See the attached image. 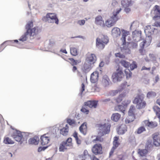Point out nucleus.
<instances>
[{"mask_svg": "<svg viewBox=\"0 0 160 160\" xmlns=\"http://www.w3.org/2000/svg\"><path fill=\"white\" fill-rule=\"evenodd\" d=\"M33 24L32 22H29L26 24L25 28L26 32L22 35L19 39L20 41L24 42L26 41L28 36H34L38 33L37 27H34L32 28Z\"/></svg>", "mask_w": 160, "mask_h": 160, "instance_id": "nucleus-1", "label": "nucleus"}, {"mask_svg": "<svg viewBox=\"0 0 160 160\" xmlns=\"http://www.w3.org/2000/svg\"><path fill=\"white\" fill-rule=\"evenodd\" d=\"M109 41L107 36L102 35L101 38H98L96 40V47L99 50L103 49Z\"/></svg>", "mask_w": 160, "mask_h": 160, "instance_id": "nucleus-2", "label": "nucleus"}, {"mask_svg": "<svg viewBox=\"0 0 160 160\" xmlns=\"http://www.w3.org/2000/svg\"><path fill=\"white\" fill-rule=\"evenodd\" d=\"M144 96L143 94L138 95L134 98L133 103L136 104V107L138 109L144 108L146 103L144 100Z\"/></svg>", "mask_w": 160, "mask_h": 160, "instance_id": "nucleus-3", "label": "nucleus"}, {"mask_svg": "<svg viewBox=\"0 0 160 160\" xmlns=\"http://www.w3.org/2000/svg\"><path fill=\"white\" fill-rule=\"evenodd\" d=\"M121 31L122 32V35L121 40L123 42V45H124L126 43V37L130 34V32L123 29H122ZM121 50L124 54L130 53V49L126 46H123V47H121Z\"/></svg>", "mask_w": 160, "mask_h": 160, "instance_id": "nucleus-4", "label": "nucleus"}, {"mask_svg": "<svg viewBox=\"0 0 160 160\" xmlns=\"http://www.w3.org/2000/svg\"><path fill=\"white\" fill-rule=\"evenodd\" d=\"M42 20L45 22L48 23H55L58 24L59 22V20L56 14L54 13H48L45 16L42 18Z\"/></svg>", "mask_w": 160, "mask_h": 160, "instance_id": "nucleus-5", "label": "nucleus"}, {"mask_svg": "<svg viewBox=\"0 0 160 160\" xmlns=\"http://www.w3.org/2000/svg\"><path fill=\"white\" fill-rule=\"evenodd\" d=\"M123 76L124 74L122 68L118 67L112 75V81L114 82L120 81L122 80Z\"/></svg>", "mask_w": 160, "mask_h": 160, "instance_id": "nucleus-6", "label": "nucleus"}, {"mask_svg": "<svg viewBox=\"0 0 160 160\" xmlns=\"http://www.w3.org/2000/svg\"><path fill=\"white\" fill-rule=\"evenodd\" d=\"M110 125L108 123L100 124L99 126V134L102 136L108 134L110 132Z\"/></svg>", "mask_w": 160, "mask_h": 160, "instance_id": "nucleus-7", "label": "nucleus"}, {"mask_svg": "<svg viewBox=\"0 0 160 160\" xmlns=\"http://www.w3.org/2000/svg\"><path fill=\"white\" fill-rule=\"evenodd\" d=\"M151 14L154 20H156L158 18H160V7L157 5L155 6L151 10Z\"/></svg>", "mask_w": 160, "mask_h": 160, "instance_id": "nucleus-8", "label": "nucleus"}, {"mask_svg": "<svg viewBox=\"0 0 160 160\" xmlns=\"http://www.w3.org/2000/svg\"><path fill=\"white\" fill-rule=\"evenodd\" d=\"M24 133V132H22L16 130L13 132L12 137L16 141L20 142V144H21L22 143V140Z\"/></svg>", "mask_w": 160, "mask_h": 160, "instance_id": "nucleus-9", "label": "nucleus"}, {"mask_svg": "<svg viewBox=\"0 0 160 160\" xmlns=\"http://www.w3.org/2000/svg\"><path fill=\"white\" fill-rule=\"evenodd\" d=\"M97 61V57L95 54L92 53H88L86 55L85 61L87 63H91L94 65V64Z\"/></svg>", "mask_w": 160, "mask_h": 160, "instance_id": "nucleus-10", "label": "nucleus"}, {"mask_svg": "<svg viewBox=\"0 0 160 160\" xmlns=\"http://www.w3.org/2000/svg\"><path fill=\"white\" fill-rule=\"evenodd\" d=\"M92 150L93 153L96 155L102 153V147L100 144H96L93 147Z\"/></svg>", "mask_w": 160, "mask_h": 160, "instance_id": "nucleus-11", "label": "nucleus"}, {"mask_svg": "<svg viewBox=\"0 0 160 160\" xmlns=\"http://www.w3.org/2000/svg\"><path fill=\"white\" fill-rule=\"evenodd\" d=\"M156 21H157L154 23V25H153L152 26L149 25L146 27V28H147V29H146L145 31L148 32H150L152 34L153 33L154 30L156 29L155 28H154V26L160 27V18H158Z\"/></svg>", "mask_w": 160, "mask_h": 160, "instance_id": "nucleus-12", "label": "nucleus"}, {"mask_svg": "<svg viewBox=\"0 0 160 160\" xmlns=\"http://www.w3.org/2000/svg\"><path fill=\"white\" fill-rule=\"evenodd\" d=\"M118 20L116 17H113L111 16L109 19L106 21L105 25L108 28L114 26Z\"/></svg>", "mask_w": 160, "mask_h": 160, "instance_id": "nucleus-13", "label": "nucleus"}, {"mask_svg": "<svg viewBox=\"0 0 160 160\" xmlns=\"http://www.w3.org/2000/svg\"><path fill=\"white\" fill-rule=\"evenodd\" d=\"M63 124H62L60 125L59 127H58L59 130V132L61 134H62L64 136H66L68 135L69 130V127L67 124H66L65 127L61 128L63 127Z\"/></svg>", "mask_w": 160, "mask_h": 160, "instance_id": "nucleus-14", "label": "nucleus"}, {"mask_svg": "<svg viewBox=\"0 0 160 160\" xmlns=\"http://www.w3.org/2000/svg\"><path fill=\"white\" fill-rule=\"evenodd\" d=\"M132 35L133 40L135 42H137L141 39V32L140 31L135 30L132 32Z\"/></svg>", "mask_w": 160, "mask_h": 160, "instance_id": "nucleus-15", "label": "nucleus"}, {"mask_svg": "<svg viewBox=\"0 0 160 160\" xmlns=\"http://www.w3.org/2000/svg\"><path fill=\"white\" fill-rule=\"evenodd\" d=\"M59 131V128L58 127H55L53 128L52 132H49L48 133L46 134L47 137L49 138L50 140L52 139L56 136V135L58 132Z\"/></svg>", "mask_w": 160, "mask_h": 160, "instance_id": "nucleus-16", "label": "nucleus"}, {"mask_svg": "<svg viewBox=\"0 0 160 160\" xmlns=\"http://www.w3.org/2000/svg\"><path fill=\"white\" fill-rule=\"evenodd\" d=\"M93 66L94 65L91 64V63H88L85 61L82 69L85 73H87L92 69Z\"/></svg>", "mask_w": 160, "mask_h": 160, "instance_id": "nucleus-17", "label": "nucleus"}, {"mask_svg": "<svg viewBox=\"0 0 160 160\" xmlns=\"http://www.w3.org/2000/svg\"><path fill=\"white\" fill-rule=\"evenodd\" d=\"M95 23L96 25L101 27H103L104 26V21L103 20L102 17L100 15L96 17Z\"/></svg>", "mask_w": 160, "mask_h": 160, "instance_id": "nucleus-18", "label": "nucleus"}, {"mask_svg": "<svg viewBox=\"0 0 160 160\" xmlns=\"http://www.w3.org/2000/svg\"><path fill=\"white\" fill-rule=\"evenodd\" d=\"M98 73L97 72L92 73L91 75L90 81L92 83H94L98 80Z\"/></svg>", "mask_w": 160, "mask_h": 160, "instance_id": "nucleus-19", "label": "nucleus"}, {"mask_svg": "<svg viewBox=\"0 0 160 160\" xmlns=\"http://www.w3.org/2000/svg\"><path fill=\"white\" fill-rule=\"evenodd\" d=\"M98 101H88L84 103V105L88 106L90 108L94 107L96 108L98 103Z\"/></svg>", "mask_w": 160, "mask_h": 160, "instance_id": "nucleus-20", "label": "nucleus"}, {"mask_svg": "<svg viewBox=\"0 0 160 160\" xmlns=\"http://www.w3.org/2000/svg\"><path fill=\"white\" fill-rule=\"evenodd\" d=\"M102 83L105 87L108 86L111 83L107 75H105L103 77L102 79Z\"/></svg>", "mask_w": 160, "mask_h": 160, "instance_id": "nucleus-21", "label": "nucleus"}, {"mask_svg": "<svg viewBox=\"0 0 160 160\" xmlns=\"http://www.w3.org/2000/svg\"><path fill=\"white\" fill-rule=\"evenodd\" d=\"M112 34L113 37H117L120 36L121 31L120 28L115 27L113 28L112 30Z\"/></svg>", "mask_w": 160, "mask_h": 160, "instance_id": "nucleus-22", "label": "nucleus"}, {"mask_svg": "<svg viewBox=\"0 0 160 160\" xmlns=\"http://www.w3.org/2000/svg\"><path fill=\"white\" fill-rule=\"evenodd\" d=\"M153 143L156 146H158L160 145V137L157 134L153 135Z\"/></svg>", "mask_w": 160, "mask_h": 160, "instance_id": "nucleus-23", "label": "nucleus"}, {"mask_svg": "<svg viewBox=\"0 0 160 160\" xmlns=\"http://www.w3.org/2000/svg\"><path fill=\"white\" fill-rule=\"evenodd\" d=\"M40 139H41V143L42 145H44L48 143L49 141V138H48L45 134L41 136Z\"/></svg>", "mask_w": 160, "mask_h": 160, "instance_id": "nucleus-24", "label": "nucleus"}, {"mask_svg": "<svg viewBox=\"0 0 160 160\" xmlns=\"http://www.w3.org/2000/svg\"><path fill=\"white\" fill-rule=\"evenodd\" d=\"M127 131V126L124 124H122L119 127L118 132L119 134H124Z\"/></svg>", "mask_w": 160, "mask_h": 160, "instance_id": "nucleus-25", "label": "nucleus"}, {"mask_svg": "<svg viewBox=\"0 0 160 160\" xmlns=\"http://www.w3.org/2000/svg\"><path fill=\"white\" fill-rule=\"evenodd\" d=\"M79 129L80 132L83 134L85 135L87 132V124L86 122L83 123L79 127Z\"/></svg>", "mask_w": 160, "mask_h": 160, "instance_id": "nucleus-26", "label": "nucleus"}, {"mask_svg": "<svg viewBox=\"0 0 160 160\" xmlns=\"http://www.w3.org/2000/svg\"><path fill=\"white\" fill-rule=\"evenodd\" d=\"M144 123L146 125L148 126L151 128H153L157 126V123L156 122H150L148 120H145Z\"/></svg>", "mask_w": 160, "mask_h": 160, "instance_id": "nucleus-27", "label": "nucleus"}, {"mask_svg": "<svg viewBox=\"0 0 160 160\" xmlns=\"http://www.w3.org/2000/svg\"><path fill=\"white\" fill-rule=\"evenodd\" d=\"M39 138L37 137L30 138L28 140V143L29 144L37 145L38 143Z\"/></svg>", "mask_w": 160, "mask_h": 160, "instance_id": "nucleus-28", "label": "nucleus"}, {"mask_svg": "<svg viewBox=\"0 0 160 160\" xmlns=\"http://www.w3.org/2000/svg\"><path fill=\"white\" fill-rule=\"evenodd\" d=\"M121 117V115L118 113H113L111 116L112 120L115 121L117 122Z\"/></svg>", "mask_w": 160, "mask_h": 160, "instance_id": "nucleus-29", "label": "nucleus"}, {"mask_svg": "<svg viewBox=\"0 0 160 160\" xmlns=\"http://www.w3.org/2000/svg\"><path fill=\"white\" fill-rule=\"evenodd\" d=\"M139 23L137 21H134L132 23L130 28L131 30H136L139 27Z\"/></svg>", "mask_w": 160, "mask_h": 160, "instance_id": "nucleus-30", "label": "nucleus"}, {"mask_svg": "<svg viewBox=\"0 0 160 160\" xmlns=\"http://www.w3.org/2000/svg\"><path fill=\"white\" fill-rule=\"evenodd\" d=\"M115 109L116 111L121 112L123 114L125 111L124 107L122 105H119L116 106L115 107Z\"/></svg>", "mask_w": 160, "mask_h": 160, "instance_id": "nucleus-31", "label": "nucleus"}, {"mask_svg": "<svg viewBox=\"0 0 160 160\" xmlns=\"http://www.w3.org/2000/svg\"><path fill=\"white\" fill-rule=\"evenodd\" d=\"M72 138H69L65 141H63L62 143L66 147L67 146H69L72 145Z\"/></svg>", "mask_w": 160, "mask_h": 160, "instance_id": "nucleus-32", "label": "nucleus"}, {"mask_svg": "<svg viewBox=\"0 0 160 160\" xmlns=\"http://www.w3.org/2000/svg\"><path fill=\"white\" fill-rule=\"evenodd\" d=\"M147 152L148 150L146 149H139L138 153L140 156H144L147 154Z\"/></svg>", "mask_w": 160, "mask_h": 160, "instance_id": "nucleus-33", "label": "nucleus"}, {"mask_svg": "<svg viewBox=\"0 0 160 160\" xmlns=\"http://www.w3.org/2000/svg\"><path fill=\"white\" fill-rule=\"evenodd\" d=\"M121 4L124 7H128L129 6L131 2L127 0H123L121 1Z\"/></svg>", "mask_w": 160, "mask_h": 160, "instance_id": "nucleus-34", "label": "nucleus"}, {"mask_svg": "<svg viewBox=\"0 0 160 160\" xmlns=\"http://www.w3.org/2000/svg\"><path fill=\"white\" fill-rule=\"evenodd\" d=\"M3 142L6 144H13L14 143V142L8 137L5 138Z\"/></svg>", "mask_w": 160, "mask_h": 160, "instance_id": "nucleus-35", "label": "nucleus"}, {"mask_svg": "<svg viewBox=\"0 0 160 160\" xmlns=\"http://www.w3.org/2000/svg\"><path fill=\"white\" fill-rule=\"evenodd\" d=\"M71 54L74 56H76L78 55L77 49L74 47L71 48L70 49Z\"/></svg>", "mask_w": 160, "mask_h": 160, "instance_id": "nucleus-36", "label": "nucleus"}, {"mask_svg": "<svg viewBox=\"0 0 160 160\" xmlns=\"http://www.w3.org/2000/svg\"><path fill=\"white\" fill-rule=\"evenodd\" d=\"M153 109L158 117L160 116V108L158 107L157 106H154Z\"/></svg>", "mask_w": 160, "mask_h": 160, "instance_id": "nucleus-37", "label": "nucleus"}, {"mask_svg": "<svg viewBox=\"0 0 160 160\" xmlns=\"http://www.w3.org/2000/svg\"><path fill=\"white\" fill-rule=\"evenodd\" d=\"M120 63L122 66L126 68H128L130 65L129 63L124 60H121L120 61Z\"/></svg>", "mask_w": 160, "mask_h": 160, "instance_id": "nucleus-38", "label": "nucleus"}, {"mask_svg": "<svg viewBox=\"0 0 160 160\" xmlns=\"http://www.w3.org/2000/svg\"><path fill=\"white\" fill-rule=\"evenodd\" d=\"M156 96V93L153 91L149 92L147 94V97L149 98L154 97Z\"/></svg>", "mask_w": 160, "mask_h": 160, "instance_id": "nucleus-39", "label": "nucleus"}, {"mask_svg": "<svg viewBox=\"0 0 160 160\" xmlns=\"http://www.w3.org/2000/svg\"><path fill=\"white\" fill-rule=\"evenodd\" d=\"M73 136L75 138V140L76 141L77 143L78 144H80L81 143V141L79 139L78 136V133L77 132H75L73 134Z\"/></svg>", "mask_w": 160, "mask_h": 160, "instance_id": "nucleus-40", "label": "nucleus"}, {"mask_svg": "<svg viewBox=\"0 0 160 160\" xmlns=\"http://www.w3.org/2000/svg\"><path fill=\"white\" fill-rule=\"evenodd\" d=\"M135 109V108L133 106H131L130 107L128 115L130 116H132L133 115V111Z\"/></svg>", "mask_w": 160, "mask_h": 160, "instance_id": "nucleus-41", "label": "nucleus"}, {"mask_svg": "<svg viewBox=\"0 0 160 160\" xmlns=\"http://www.w3.org/2000/svg\"><path fill=\"white\" fill-rule=\"evenodd\" d=\"M67 149L66 147L63 144L62 142L60 145L59 150L60 152H64L65 150Z\"/></svg>", "mask_w": 160, "mask_h": 160, "instance_id": "nucleus-42", "label": "nucleus"}, {"mask_svg": "<svg viewBox=\"0 0 160 160\" xmlns=\"http://www.w3.org/2000/svg\"><path fill=\"white\" fill-rule=\"evenodd\" d=\"M130 69L131 70H133L135 68H137V65L135 62H133L131 64H130Z\"/></svg>", "mask_w": 160, "mask_h": 160, "instance_id": "nucleus-43", "label": "nucleus"}, {"mask_svg": "<svg viewBox=\"0 0 160 160\" xmlns=\"http://www.w3.org/2000/svg\"><path fill=\"white\" fill-rule=\"evenodd\" d=\"M121 9H122L121 8H119L118 9H117L116 12H113L112 15V16L113 17H116L118 20V18L117 16V15L120 12Z\"/></svg>", "mask_w": 160, "mask_h": 160, "instance_id": "nucleus-44", "label": "nucleus"}, {"mask_svg": "<svg viewBox=\"0 0 160 160\" xmlns=\"http://www.w3.org/2000/svg\"><path fill=\"white\" fill-rule=\"evenodd\" d=\"M152 145L151 142L149 141H148L146 143L145 146V149L148 150L152 147Z\"/></svg>", "mask_w": 160, "mask_h": 160, "instance_id": "nucleus-45", "label": "nucleus"}, {"mask_svg": "<svg viewBox=\"0 0 160 160\" xmlns=\"http://www.w3.org/2000/svg\"><path fill=\"white\" fill-rule=\"evenodd\" d=\"M122 95H120L118 97L114 99V100L117 103H119L122 100Z\"/></svg>", "mask_w": 160, "mask_h": 160, "instance_id": "nucleus-46", "label": "nucleus"}, {"mask_svg": "<svg viewBox=\"0 0 160 160\" xmlns=\"http://www.w3.org/2000/svg\"><path fill=\"white\" fill-rule=\"evenodd\" d=\"M145 131V128L143 127H141L138 129L137 133L139 134L142 133Z\"/></svg>", "mask_w": 160, "mask_h": 160, "instance_id": "nucleus-47", "label": "nucleus"}, {"mask_svg": "<svg viewBox=\"0 0 160 160\" xmlns=\"http://www.w3.org/2000/svg\"><path fill=\"white\" fill-rule=\"evenodd\" d=\"M68 59L69 60L70 62L72 65H77L78 64V60H75L72 58H70Z\"/></svg>", "mask_w": 160, "mask_h": 160, "instance_id": "nucleus-48", "label": "nucleus"}, {"mask_svg": "<svg viewBox=\"0 0 160 160\" xmlns=\"http://www.w3.org/2000/svg\"><path fill=\"white\" fill-rule=\"evenodd\" d=\"M116 57H119L120 58H125V56L123 54L121 53V52H118L115 54Z\"/></svg>", "mask_w": 160, "mask_h": 160, "instance_id": "nucleus-49", "label": "nucleus"}, {"mask_svg": "<svg viewBox=\"0 0 160 160\" xmlns=\"http://www.w3.org/2000/svg\"><path fill=\"white\" fill-rule=\"evenodd\" d=\"M97 141L102 142L103 141V139L100 137L97 136L95 139L93 140L92 142H96V141Z\"/></svg>", "mask_w": 160, "mask_h": 160, "instance_id": "nucleus-50", "label": "nucleus"}, {"mask_svg": "<svg viewBox=\"0 0 160 160\" xmlns=\"http://www.w3.org/2000/svg\"><path fill=\"white\" fill-rule=\"evenodd\" d=\"M67 122L70 125L74 124L75 123V122L74 120L71 119L70 118H68L67 119Z\"/></svg>", "mask_w": 160, "mask_h": 160, "instance_id": "nucleus-51", "label": "nucleus"}, {"mask_svg": "<svg viewBox=\"0 0 160 160\" xmlns=\"http://www.w3.org/2000/svg\"><path fill=\"white\" fill-rule=\"evenodd\" d=\"M85 106L82 107V109H81V111L87 114L88 113L89 111L85 108Z\"/></svg>", "mask_w": 160, "mask_h": 160, "instance_id": "nucleus-52", "label": "nucleus"}, {"mask_svg": "<svg viewBox=\"0 0 160 160\" xmlns=\"http://www.w3.org/2000/svg\"><path fill=\"white\" fill-rule=\"evenodd\" d=\"M85 23L84 20H79L78 21L77 23L80 26L83 25Z\"/></svg>", "mask_w": 160, "mask_h": 160, "instance_id": "nucleus-53", "label": "nucleus"}, {"mask_svg": "<svg viewBox=\"0 0 160 160\" xmlns=\"http://www.w3.org/2000/svg\"><path fill=\"white\" fill-rule=\"evenodd\" d=\"M101 100L102 102L104 104H107L111 101V99L110 98L106 99H102Z\"/></svg>", "mask_w": 160, "mask_h": 160, "instance_id": "nucleus-54", "label": "nucleus"}, {"mask_svg": "<svg viewBox=\"0 0 160 160\" xmlns=\"http://www.w3.org/2000/svg\"><path fill=\"white\" fill-rule=\"evenodd\" d=\"M130 102L131 101L130 100L127 99L122 102V104H123L124 106H127L129 104Z\"/></svg>", "mask_w": 160, "mask_h": 160, "instance_id": "nucleus-55", "label": "nucleus"}, {"mask_svg": "<svg viewBox=\"0 0 160 160\" xmlns=\"http://www.w3.org/2000/svg\"><path fill=\"white\" fill-rule=\"evenodd\" d=\"M6 42H13V43L14 42H16V43H18V40H8V41L4 42L3 43H2L1 45V46L3 44H4V43H5Z\"/></svg>", "mask_w": 160, "mask_h": 160, "instance_id": "nucleus-56", "label": "nucleus"}, {"mask_svg": "<svg viewBox=\"0 0 160 160\" xmlns=\"http://www.w3.org/2000/svg\"><path fill=\"white\" fill-rule=\"evenodd\" d=\"M118 92V90H112L110 92V94L111 96H114L116 95Z\"/></svg>", "mask_w": 160, "mask_h": 160, "instance_id": "nucleus-57", "label": "nucleus"}, {"mask_svg": "<svg viewBox=\"0 0 160 160\" xmlns=\"http://www.w3.org/2000/svg\"><path fill=\"white\" fill-rule=\"evenodd\" d=\"M113 147L114 148H116L119 145V143L118 141H113Z\"/></svg>", "mask_w": 160, "mask_h": 160, "instance_id": "nucleus-58", "label": "nucleus"}, {"mask_svg": "<svg viewBox=\"0 0 160 160\" xmlns=\"http://www.w3.org/2000/svg\"><path fill=\"white\" fill-rule=\"evenodd\" d=\"M146 43V41L143 40L142 42H141L140 44V46L141 48V49H143L144 48V46L145 44Z\"/></svg>", "mask_w": 160, "mask_h": 160, "instance_id": "nucleus-59", "label": "nucleus"}, {"mask_svg": "<svg viewBox=\"0 0 160 160\" xmlns=\"http://www.w3.org/2000/svg\"><path fill=\"white\" fill-rule=\"evenodd\" d=\"M47 148V147H40L38 148V151L39 152H40L42 151H44Z\"/></svg>", "mask_w": 160, "mask_h": 160, "instance_id": "nucleus-60", "label": "nucleus"}, {"mask_svg": "<svg viewBox=\"0 0 160 160\" xmlns=\"http://www.w3.org/2000/svg\"><path fill=\"white\" fill-rule=\"evenodd\" d=\"M132 46L133 48H136L138 46V44L137 42H133L132 43Z\"/></svg>", "mask_w": 160, "mask_h": 160, "instance_id": "nucleus-61", "label": "nucleus"}, {"mask_svg": "<svg viewBox=\"0 0 160 160\" xmlns=\"http://www.w3.org/2000/svg\"><path fill=\"white\" fill-rule=\"evenodd\" d=\"M118 4L117 2L115 0L112 1V5L114 7H115Z\"/></svg>", "mask_w": 160, "mask_h": 160, "instance_id": "nucleus-62", "label": "nucleus"}, {"mask_svg": "<svg viewBox=\"0 0 160 160\" xmlns=\"http://www.w3.org/2000/svg\"><path fill=\"white\" fill-rule=\"evenodd\" d=\"M139 52L142 55H143L144 54L145 51L143 49H140L139 50Z\"/></svg>", "mask_w": 160, "mask_h": 160, "instance_id": "nucleus-63", "label": "nucleus"}, {"mask_svg": "<svg viewBox=\"0 0 160 160\" xmlns=\"http://www.w3.org/2000/svg\"><path fill=\"white\" fill-rule=\"evenodd\" d=\"M79 158L80 159V160H85V156L84 155H81L79 156Z\"/></svg>", "mask_w": 160, "mask_h": 160, "instance_id": "nucleus-64", "label": "nucleus"}]
</instances>
